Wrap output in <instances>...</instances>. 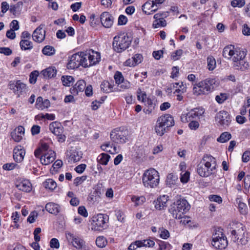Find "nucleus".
Returning a JSON list of instances; mask_svg holds the SVG:
<instances>
[{
    "label": "nucleus",
    "instance_id": "obj_8",
    "mask_svg": "<svg viewBox=\"0 0 250 250\" xmlns=\"http://www.w3.org/2000/svg\"><path fill=\"white\" fill-rule=\"evenodd\" d=\"M86 59L84 58V52H81L72 55L69 58L67 63L68 69H74L82 66L85 68Z\"/></svg>",
    "mask_w": 250,
    "mask_h": 250
},
{
    "label": "nucleus",
    "instance_id": "obj_37",
    "mask_svg": "<svg viewBox=\"0 0 250 250\" xmlns=\"http://www.w3.org/2000/svg\"><path fill=\"white\" fill-rule=\"evenodd\" d=\"M42 53L46 56H52L55 53V49L52 46L46 45L42 49Z\"/></svg>",
    "mask_w": 250,
    "mask_h": 250
},
{
    "label": "nucleus",
    "instance_id": "obj_54",
    "mask_svg": "<svg viewBox=\"0 0 250 250\" xmlns=\"http://www.w3.org/2000/svg\"><path fill=\"white\" fill-rule=\"evenodd\" d=\"M190 173L188 171H186L184 173H181L180 180L183 183H187L189 179Z\"/></svg>",
    "mask_w": 250,
    "mask_h": 250
},
{
    "label": "nucleus",
    "instance_id": "obj_55",
    "mask_svg": "<svg viewBox=\"0 0 250 250\" xmlns=\"http://www.w3.org/2000/svg\"><path fill=\"white\" fill-rule=\"evenodd\" d=\"M177 177L174 176L173 174H169L167 176V183L169 186L173 185L175 183V181L177 180Z\"/></svg>",
    "mask_w": 250,
    "mask_h": 250
},
{
    "label": "nucleus",
    "instance_id": "obj_31",
    "mask_svg": "<svg viewBox=\"0 0 250 250\" xmlns=\"http://www.w3.org/2000/svg\"><path fill=\"white\" fill-rule=\"evenodd\" d=\"M20 45L21 49L24 50H31L33 47L32 42L25 39H22L20 42Z\"/></svg>",
    "mask_w": 250,
    "mask_h": 250
},
{
    "label": "nucleus",
    "instance_id": "obj_44",
    "mask_svg": "<svg viewBox=\"0 0 250 250\" xmlns=\"http://www.w3.org/2000/svg\"><path fill=\"white\" fill-rule=\"evenodd\" d=\"M47 119L49 120H54L55 118V116L53 114H48L46 113L45 114H39L35 117L36 119Z\"/></svg>",
    "mask_w": 250,
    "mask_h": 250
},
{
    "label": "nucleus",
    "instance_id": "obj_42",
    "mask_svg": "<svg viewBox=\"0 0 250 250\" xmlns=\"http://www.w3.org/2000/svg\"><path fill=\"white\" fill-rule=\"evenodd\" d=\"M74 78L70 76H63L62 77V81L64 86H69L73 83Z\"/></svg>",
    "mask_w": 250,
    "mask_h": 250
},
{
    "label": "nucleus",
    "instance_id": "obj_12",
    "mask_svg": "<svg viewBox=\"0 0 250 250\" xmlns=\"http://www.w3.org/2000/svg\"><path fill=\"white\" fill-rule=\"evenodd\" d=\"M128 131L127 130L112 131L110 133L111 140L117 144H124L128 140Z\"/></svg>",
    "mask_w": 250,
    "mask_h": 250
},
{
    "label": "nucleus",
    "instance_id": "obj_14",
    "mask_svg": "<svg viewBox=\"0 0 250 250\" xmlns=\"http://www.w3.org/2000/svg\"><path fill=\"white\" fill-rule=\"evenodd\" d=\"M216 121L221 125L228 126L231 122V117L229 113L224 110L219 111L216 115Z\"/></svg>",
    "mask_w": 250,
    "mask_h": 250
},
{
    "label": "nucleus",
    "instance_id": "obj_30",
    "mask_svg": "<svg viewBox=\"0 0 250 250\" xmlns=\"http://www.w3.org/2000/svg\"><path fill=\"white\" fill-rule=\"evenodd\" d=\"M114 79L117 84H121L120 87L127 88L129 86V83H125V85L124 84V79L122 73L120 72L117 71L115 73L114 75Z\"/></svg>",
    "mask_w": 250,
    "mask_h": 250
},
{
    "label": "nucleus",
    "instance_id": "obj_41",
    "mask_svg": "<svg viewBox=\"0 0 250 250\" xmlns=\"http://www.w3.org/2000/svg\"><path fill=\"white\" fill-rule=\"evenodd\" d=\"M104 190L103 184L101 183H98L94 188V193L95 196L100 197L101 195L104 193Z\"/></svg>",
    "mask_w": 250,
    "mask_h": 250
},
{
    "label": "nucleus",
    "instance_id": "obj_62",
    "mask_svg": "<svg viewBox=\"0 0 250 250\" xmlns=\"http://www.w3.org/2000/svg\"><path fill=\"white\" fill-rule=\"evenodd\" d=\"M11 136L15 142H19L22 139L23 135L17 133V132H14L11 133Z\"/></svg>",
    "mask_w": 250,
    "mask_h": 250
},
{
    "label": "nucleus",
    "instance_id": "obj_25",
    "mask_svg": "<svg viewBox=\"0 0 250 250\" xmlns=\"http://www.w3.org/2000/svg\"><path fill=\"white\" fill-rule=\"evenodd\" d=\"M17 188L20 190L29 192L32 190V184L28 180H24L16 185Z\"/></svg>",
    "mask_w": 250,
    "mask_h": 250
},
{
    "label": "nucleus",
    "instance_id": "obj_33",
    "mask_svg": "<svg viewBox=\"0 0 250 250\" xmlns=\"http://www.w3.org/2000/svg\"><path fill=\"white\" fill-rule=\"evenodd\" d=\"M153 2L152 0H149L145 3L142 6V10L146 14L150 15L152 14Z\"/></svg>",
    "mask_w": 250,
    "mask_h": 250
},
{
    "label": "nucleus",
    "instance_id": "obj_15",
    "mask_svg": "<svg viewBox=\"0 0 250 250\" xmlns=\"http://www.w3.org/2000/svg\"><path fill=\"white\" fill-rule=\"evenodd\" d=\"M10 88L19 97L25 93L27 90L26 84L20 80L17 81L15 83L10 84Z\"/></svg>",
    "mask_w": 250,
    "mask_h": 250
},
{
    "label": "nucleus",
    "instance_id": "obj_7",
    "mask_svg": "<svg viewBox=\"0 0 250 250\" xmlns=\"http://www.w3.org/2000/svg\"><path fill=\"white\" fill-rule=\"evenodd\" d=\"M246 53L243 51L235 48L232 45L226 46L223 51V56L234 62L241 58H245Z\"/></svg>",
    "mask_w": 250,
    "mask_h": 250
},
{
    "label": "nucleus",
    "instance_id": "obj_53",
    "mask_svg": "<svg viewBox=\"0 0 250 250\" xmlns=\"http://www.w3.org/2000/svg\"><path fill=\"white\" fill-rule=\"evenodd\" d=\"M38 215V213L36 211H32L27 218V222H29L30 223H34L36 220V218L37 217Z\"/></svg>",
    "mask_w": 250,
    "mask_h": 250
},
{
    "label": "nucleus",
    "instance_id": "obj_36",
    "mask_svg": "<svg viewBox=\"0 0 250 250\" xmlns=\"http://www.w3.org/2000/svg\"><path fill=\"white\" fill-rule=\"evenodd\" d=\"M101 88L104 92L109 93L112 91L113 86L109 82L104 81L101 83Z\"/></svg>",
    "mask_w": 250,
    "mask_h": 250
},
{
    "label": "nucleus",
    "instance_id": "obj_17",
    "mask_svg": "<svg viewBox=\"0 0 250 250\" xmlns=\"http://www.w3.org/2000/svg\"><path fill=\"white\" fill-rule=\"evenodd\" d=\"M157 122L158 124L162 125L168 130L170 127L173 126L174 125L173 117L169 114H166L160 117L157 119Z\"/></svg>",
    "mask_w": 250,
    "mask_h": 250
},
{
    "label": "nucleus",
    "instance_id": "obj_21",
    "mask_svg": "<svg viewBox=\"0 0 250 250\" xmlns=\"http://www.w3.org/2000/svg\"><path fill=\"white\" fill-rule=\"evenodd\" d=\"M41 26L36 28L32 34L33 40L38 42H42L45 39V31Z\"/></svg>",
    "mask_w": 250,
    "mask_h": 250
},
{
    "label": "nucleus",
    "instance_id": "obj_32",
    "mask_svg": "<svg viewBox=\"0 0 250 250\" xmlns=\"http://www.w3.org/2000/svg\"><path fill=\"white\" fill-rule=\"evenodd\" d=\"M110 158V156L108 154L103 153L98 156L97 160L100 164L106 165Z\"/></svg>",
    "mask_w": 250,
    "mask_h": 250
},
{
    "label": "nucleus",
    "instance_id": "obj_45",
    "mask_svg": "<svg viewBox=\"0 0 250 250\" xmlns=\"http://www.w3.org/2000/svg\"><path fill=\"white\" fill-rule=\"evenodd\" d=\"M39 75V72L37 70L32 72L29 76V82L32 84H34L37 81V78Z\"/></svg>",
    "mask_w": 250,
    "mask_h": 250
},
{
    "label": "nucleus",
    "instance_id": "obj_24",
    "mask_svg": "<svg viewBox=\"0 0 250 250\" xmlns=\"http://www.w3.org/2000/svg\"><path fill=\"white\" fill-rule=\"evenodd\" d=\"M63 129L62 125L57 122H52L49 125V130L56 136L62 133Z\"/></svg>",
    "mask_w": 250,
    "mask_h": 250
},
{
    "label": "nucleus",
    "instance_id": "obj_22",
    "mask_svg": "<svg viewBox=\"0 0 250 250\" xmlns=\"http://www.w3.org/2000/svg\"><path fill=\"white\" fill-rule=\"evenodd\" d=\"M85 86L86 84L84 80H79L73 88L70 89V92L73 95H77L79 92H83V91L85 88Z\"/></svg>",
    "mask_w": 250,
    "mask_h": 250
},
{
    "label": "nucleus",
    "instance_id": "obj_18",
    "mask_svg": "<svg viewBox=\"0 0 250 250\" xmlns=\"http://www.w3.org/2000/svg\"><path fill=\"white\" fill-rule=\"evenodd\" d=\"M56 153L52 150H49L40 158V161L42 165H47L52 163L55 159Z\"/></svg>",
    "mask_w": 250,
    "mask_h": 250
},
{
    "label": "nucleus",
    "instance_id": "obj_28",
    "mask_svg": "<svg viewBox=\"0 0 250 250\" xmlns=\"http://www.w3.org/2000/svg\"><path fill=\"white\" fill-rule=\"evenodd\" d=\"M168 196L163 195L157 199L156 201L155 207L156 209L161 210L167 206Z\"/></svg>",
    "mask_w": 250,
    "mask_h": 250
},
{
    "label": "nucleus",
    "instance_id": "obj_13",
    "mask_svg": "<svg viewBox=\"0 0 250 250\" xmlns=\"http://www.w3.org/2000/svg\"><path fill=\"white\" fill-rule=\"evenodd\" d=\"M65 235L68 241L77 249H82L85 245V241L77 235L71 232H66Z\"/></svg>",
    "mask_w": 250,
    "mask_h": 250
},
{
    "label": "nucleus",
    "instance_id": "obj_16",
    "mask_svg": "<svg viewBox=\"0 0 250 250\" xmlns=\"http://www.w3.org/2000/svg\"><path fill=\"white\" fill-rule=\"evenodd\" d=\"M100 20L104 27L109 28L113 25L114 18L109 12H104L100 16Z\"/></svg>",
    "mask_w": 250,
    "mask_h": 250
},
{
    "label": "nucleus",
    "instance_id": "obj_1",
    "mask_svg": "<svg viewBox=\"0 0 250 250\" xmlns=\"http://www.w3.org/2000/svg\"><path fill=\"white\" fill-rule=\"evenodd\" d=\"M216 163L215 159L211 155H205L197 166V171L203 177H207L214 173Z\"/></svg>",
    "mask_w": 250,
    "mask_h": 250
},
{
    "label": "nucleus",
    "instance_id": "obj_63",
    "mask_svg": "<svg viewBox=\"0 0 250 250\" xmlns=\"http://www.w3.org/2000/svg\"><path fill=\"white\" fill-rule=\"evenodd\" d=\"M209 199L211 201H214L218 203H221L222 202V198L217 195H211L209 197Z\"/></svg>",
    "mask_w": 250,
    "mask_h": 250
},
{
    "label": "nucleus",
    "instance_id": "obj_11",
    "mask_svg": "<svg viewBox=\"0 0 250 250\" xmlns=\"http://www.w3.org/2000/svg\"><path fill=\"white\" fill-rule=\"evenodd\" d=\"M205 113L203 108H195L191 110L186 115H182L181 119L183 122H188L191 120H195L202 116Z\"/></svg>",
    "mask_w": 250,
    "mask_h": 250
},
{
    "label": "nucleus",
    "instance_id": "obj_6",
    "mask_svg": "<svg viewBox=\"0 0 250 250\" xmlns=\"http://www.w3.org/2000/svg\"><path fill=\"white\" fill-rule=\"evenodd\" d=\"M109 217L106 214L98 213L91 218V229L94 231H101L106 229Z\"/></svg>",
    "mask_w": 250,
    "mask_h": 250
},
{
    "label": "nucleus",
    "instance_id": "obj_48",
    "mask_svg": "<svg viewBox=\"0 0 250 250\" xmlns=\"http://www.w3.org/2000/svg\"><path fill=\"white\" fill-rule=\"evenodd\" d=\"M140 241L142 242L141 244V247H152L155 244L154 242L151 239H146Z\"/></svg>",
    "mask_w": 250,
    "mask_h": 250
},
{
    "label": "nucleus",
    "instance_id": "obj_60",
    "mask_svg": "<svg viewBox=\"0 0 250 250\" xmlns=\"http://www.w3.org/2000/svg\"><path fill=\"white\" fill-rule=\"evenodd\" d=\"M78 212L84 217L88 216V212L84 206L79 207L78 209Z\"/></svg>",
    "mask_w": 250,
    "mask_h": 250
},
{
    "label": "nucleus",
    "instance_id": "obj_34",
    "mask_svg": "<svg viewBox=\"0 0 250 250\" xmlns=\"http://www.w3.org/2000/svg\"><path fill=\"white\" fill-rule=\"evenodd\" d=\"M43 186L46 188L53 190L56 188L57 184L53 180L48 179L43 183Z\"/></svg>",
    "mask_w": 250,
    "mask_h": 250
},
{
    "label": "nucleus",
    "instance_id": "obj_5",
    "mask_svg": "<svg viewBox=\"0 0 250 250\" xmlns=\"http://www.w3.org/2000/svg\"><path fill=\"white\" fill-rule=\"evenodd\" d=\"M190 205L185 199L178 200L173 207L169 209V212L176 219H181L184 214L190 208Z\"/></svg>",
    "mask_w": 250,
    "mask_h": 250
},
{
    "label": "nucleus",
    "instance_id": "obj_64",
    "mask_svg": "<svg viewBox=\"0 0 250 250\" xmlns=\"http://www.w3.org/2000/svg\"><path fill=\"white\" fill-rule=\"evenodd\" d=\"M242 161L244 163H247L250 160V151H246L244 152L242 157Z\"/></svg>",
    "mask_w": 250,
    "mask_h": 250
},
{
    "label": "nucleus",
    "instance_id": "obj_39",
    "mask_svg": "<svg viewBox=\"0 0 250 250\" xmlns=\"http://www.w3.org/2000/svg\"><path fill=\"white\" fill-rule=\"evenodd\" d=\"M96 244L99 248H103L106 246L107 241L104 237L99 236L96 239Z\"/></svg>",
    "mask_w": 250,
    "mask_h": 250
},
{
    "label": "nucleus",
    "instance_id": "obj_26",
    "mask_svg": "<svg viewBox=\"0 0 250 250\" xmlns=\"http://www.w3.org/2000/svg\"><path fill=\"white\" fill-rule=\"evenodd\" d=\"M50 101L47 99L43 100L41 97H39L37 99L36 103V107L37 108L43 110L45 108H48L50 106Z\"/></svg>",
    "mask_w": 250,
    "mask_h": 250
},
{
    "label": "nucleus",
    "instance_id": "obj_59",
    "mask_svg": "<svg viewBox=\"0 0 250 250\" xmlns=\"http://www.w3.org/2000/svg\"><path fill=\"white\" fill-rule=\"evenodd\" d=\"M142 242L140 240L136 241L134 243L131 244L128 248V250H135L137 248L141 247Z\"/></svg>",
    "mask_w": 250,
    "mask_h": 250
},
{
    "label": "nucleus",
    "instance_id": "obj_27",
    "mask_svg": "<svg viewBox=\"0 0 250 250\" xmlns=\"http://www.w3.org/2000/svg\"><path fill=\"white\" fill-rule=\"evenodd\" d=\"M45 209L49 213L56 215L60 212V207L57 204L48 203L45 206Z\"/></svg>",
    "mask_w": 250,
    "mask_h": 250
},
{
    "label": "nucleus",
    "instance_id": "obj_50",
    "mask_svg": "<svg viewBox=\"0 0 250 250\" xmlns=\"http://www.w3.org/2000/svg\"><path fill=\"white\" fill-rule=\"evenodd\" d=\"M245 4V0H233L231 2V5L233 7L237 6L242 7Z\"/></svg>",
    "mask_w": 250,
    "mask_h": 250
},
{
    "label": "nucleus",
    "instance_id": "obj_57",
    "mask_svg": "<svg viewBox=\"0 0 250 250\" xmlns=\"http://www.w3.org/2000/svg\"><path fill=\"white\" fill-rule=\"evenodd\" d=\"M50 246L51 248H59L60 243L59 240L55 238L51 239L50 241Z\"/></svg>",
    "mask_w": 250,
    "mask_h": 250
},
{
    "label": "nucleus",
    "instance_id": "obj_29",
    "mask_svg": "<svg viewBox=\"0 0 250 250\" xmlns=\"http://www.w3.org/2000/svg\"><path fill=\"white\" fill-rule=\"evenodd\" d=\"M41 73L45 78H51L56 76L57 70L55 67H50L43 70Z\"/></svg>",
    "mask_w": 250,
    "mask_h": 250
},
{
    "label": "nucleus",
    "instance_id": "obj_49",
    "mask_svg": "<svg viewBox=\"0 0 250 250\" xmlns=\"http://www.w3.org/2000/svg\"><path fill=\"white\" fill-rule=\"evenodd\" d=\"M167 25L166 21L164 19V17L162 18L160 20L157 22H154L153 23V26L154 28H158L159 27L162 26L164 27Z\"/></svg>",
    "mask_w": 250,
    "mask_h": 250
},
{
    "label": "nucleus",
    "instance_id": "obj_56",
    "mask_svg": "<svg viewBox=\"0 0 250 250\" xmlns=\"http://www.w3.org/2000/svg\"><path fill=\"white\" fill-rule=\"evenodd\" d=\"M188 127L191 130H196L199 127V123L196 120H191L189 122Z\"/></svg>",
    "mask_w": 250,
    "mask_h": 250
},
{
    "label": "nucleus",
    "instance_id": "obj_47",
    "mask_svg": "<svg viewBox=\"0 0 250 250\" xmlns=\"http://www.w3.org/2000/svg\"><path fill=\"white\" fill-rule=\"evenodd\" d=\"M228 98V96L227 93H220V95L215 97V100L219 104L223 103Z\"/></svg>",
    "mask_w": 250,
    "mask_h": 250
},
{
    "label": "nucleus",
    "instance_id": "obj_19",
    "mask_svg": "<svg viewBox=\"0 0 250 250\" xmlns=\"http://www.w3.org/2000/svg\"><path fill=\"white\" fill-rule=\"evenodd\" d=\"M82 152L77 148L72 147L70 149L69 162L75 163L79 161L82 158Z\"/></svg>",
    "mask_w": 250,
    "mask_h": 250
},
{
    "label": "nucleus",
    "instance_id": "obj_35",
    "mask_svg": "<svg viewBox=\"0 0 250 250\" xmlns=\"http://www.w3.org/2000/svg\"><path fill=\"white\" fill-rule=\"evenodd\" d=\"M155 130L157 135L162 136L166 132H167L168 129L162 125L158 124V122H157L155 127Z\"/></svg>",
    "mask_w": 250,
    "mask_h": 250
},
{
    "label": "nucleus",
    "instance_id": "obj_4",
    "mask_svg": "<svg viewBox=\"0 0 250 250\" xmlns=\"http://www.w3.org/2000/svg\"><path fill=\"white\" fill-rule=\"evenodd\" d=\"M160 181L159 172L154 168L147 170L143 174L142 181L146 188H154L156 187Z\"/></svg>",
    "mask_w": 250,
    "mask_h": 250
},
{
    "label": "nucleus",
    "instance_id": "obj_2",
    "mask_svg": "<svg viewBox=\"0 0 250 250\" xmlns=\"http://www.w3.org/2000/svg\"><path fill=\"white\" fill-rule=\"evenodd\" d=\"M131 42L130 36L125 33H120L113 38V48L118 53L122 52L129 47Z\"/></svg>",
    "mask_w": 250,
    "mask_h": 250
},
{
    "label": "nucleus",
    "instance_id": "obj_52",
    "mask_svg": "<svg viewBox=\"0 0 250 250\" xmlns=\"http://www.w3.org/2000/svg\"><path fill=\"white\" fill-rule=\"evenodd\" d=\"M132 58L133 60V62L135 65H137L138 64L142 62L143 59L142 55L140 54H136L134 55L132 57Z\"/></svg>",
    "mask_w": 250,
    "mask_h": 250
},
{
    "label": "nucleus",
    "instance_id": "obj_51",
    "mask_svg": "<svg viewBox=\"0 0 250 250\" xmlns=\"http://www.w3.org/2000/svg\"><path fill=\"white\" fill-rule=\"evenodd\" d=\"M182 54L183 50L182 49L177 50L172 53L171 58L173 61H177L180 58Z\"/></svg>",
    "mask_w": 250,
    "mask_h": 250
},
{
    "label": "nucleus",
    "instance_id": "obj_9",
    "mask_svg": "<svg viewBox=\"0 0 250 250\" xmlns=\"http://www.w3.org/2000/svg\"><path fill=\"white\" fill-rule=\"evenodd\" d=\"M211 245L217 250L225 249L227 247V238L221 231H216L212 234Z\"/></svg>",
    "mask_w": 250,
    "mask_h": 250
},
{
    "label": "nucleus",
    "instance_id": "obj_3",
    "mask_svg": "<svg viewBox=\"0 0 250 250\" xmlns=\"http://www.w3.org/2000/svg\"><path fill=\"white\" fill-rule=\"evenodd\" d=\"M216 81L214 79L208 78L193 85V94L198 96L207 94L212 91Z\"/></svg>",
    "mask_w": 250,
    "mask_h": 250
},
{
    "label": "nucleus",
    "instance_id": "obj_46",
    "mask_svg": "<svg viewBox=\"0 0 250 250\" xmlns=\"http://www.w3.org/2000/svg\"><path fill=\"white\" fill-rule=\"evenodd\" d=\"M22 4V2L19 1L16 4L11 5L9 8L10 12L13 14H16L17 9H20Z\"/></svg>",
    "mask_w": 250,
    "mask_h": 250
},
{
    "label": "nucleus",
    "instance_id": "obj_58",
    "mask_svg": "<svg viewBox=\"0 0 250 250\" xmlns=\"http://www.w3.org/2000/svg\"><path fill=\"white\" fill-rule=\"evenodd\" d=\"M86 176H82L81 177H78L76 178L74 180V184L78 186L81 184L83 181L86 179Z\"/></svg>",
    "mask_w": 250,
    "mask_h": 250
},
{
    "label": "nucleus",
    "instance_id": "obj_40",
    "mask_svg": "<svg viewBox=\"0 0 250 250\" xmlns=\"http://www.w3.org/2000/svg\"><path fill=\"white\" fill-rule=\"evenodd\" d=\"M208 68L209 70H213L216 67V61L212 56H209L207 58Z\"/></svg>",
    "mask_w": 250,
    "mask_h": 250
},
{
    "label": "nucleus",
    "instance_id": "obj_38",
    "mask_svg": "<svg viewBox=\"0 0 250 250\" xmlns=\"http://www.w3.org/2000/svg\"><path fill=\"white\" fill-rule=\"evenodd\" d=\"M231 138V135L230 133L228 132H225L222 133L220 137L217 138V141L218 142L224 143L228 142Z\"/></svg>",
    "mask_w": 250,
    "mask_h": 250
},
{
    "label": "nucleus",
    "instance_id": "obj_43",
    "mask_svg": "<svg viewBox=\"0 0 250 250\" xmlns=\"http://www.w3.org/2000/svg\"><path fill=\"white\" fill-rule=\"evenodd\" d=\"M146 200L144 196H133L131 197V201L134 202L136 206H139L142 204Z\"/></svg>",
    "mask_w": 250,
    "mask_h": 250
},
{
    "label": "nucleus",
    "instance_id": "obj_10",
    "mask_svg": "<svg viewBox=\"0 0 250 250\" xmlns=\"http://www.w3.org/2000/svg\"><path fill=\"white\" fill-rule=\"evenodd\" d=\"M84 58L86 59L85 68L95 65L101 61V55L98 52L90 50L84 52Z\"/></svg>",
    "mask_w": 250,
    "mask_h": 250
},
{
    "label": "nucleus",
    "instance_id": "obj_61",
    "mask_svg": "<svg viewBox=\"0 0 250 250\" xmlns=\"http://www.w3.org/2000/svg\"><path fill=\"white\" fill-rule=\"evenodd\" d=\"M116 215L118 221L124 222L125 215L123 211L120 210L116 211Z\"/></svg>",
    "mask_w": 250,
    "mask_h": 250
},
{
    "label": "nucleus",
    "instance_id": "obj_20",
    "mask_svg": "<svg viewBox=\"0 0 250 250\" xmlns=\"http://www.w3.org/2000/svg\"><path fill=\"white\" fill-rule=\"evenodd\" d=\"M25 154V151L21 146H17L13 150V158L17 163L22 162Z\"/></svg>",
    "mask_w": 250,
    "mask_h": 250
},
{
    "label": "nucleus",
    "instance_id": "obj_23",
    "mask_svg": "<svg viewBox=\"0 0 250 250\" xmlns=\"http://www.w3.org/2000/svg\"><path fill=\"white\" fill-rule=\"evenodd\" d=\"M233 67L236 70L245 71L249 68V65L245 58H241L233 62Z\"/></svg>",
    "mask_w": 250,
    "mask_h": 250
}]
</instances>
